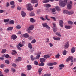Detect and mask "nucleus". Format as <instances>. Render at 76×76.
<instances>
[{"label":"nucleus","mask_w":76,"mask_h":76,"mask_svg":"<svg viewBox=\"0 0 76 76\" xmlns=\"http://www.w3.org/2000/svg\"><path fill=\"white\" fill-rule=\"evenodd\" d=\"M64 1H63V0H59V5L61 7H64L67 4V0H64Z\"/></svg>","instance_id":"nucleus-1"},{"label":"nucleus","mask_w":76,"mask_h":76,"mask_svg":"<svg viewBox=\"0 0 76 76\" xmlns=\"http://www.w3.org/2000/svg\"><path fill=\"white\" fill-rule=\"evenodd\" d=\"M42 25L43 27L46 28H47V29L49 30L50 29V27L48 26V25H47V23H42Z\"/></svg>","instance_id":"nucleus-2"},{"label":"nucleus","mask_w":76,"mask_h":76,"mask_svg":"<svg viewBox=\"0 0 76 76\" xmlns=\"http://www.w3.org/2000/svg\"><path fill=\"white\" fill-rule=\"evenodd\" d=\"M53 31L54 32H56V31H57V29L56 27V24L54 23H53Z\"/></svg>","instance_id":"nucleus-3"},{"label":"nucleus","mask_w":76,"mask_h":76,"mask_svg":"<svg viewBox=\"0 0 76 76\" xmlns=\"http://www.w3.org/2000/svg\"><path fill=\"white\" fill-rule=\"evenodd\" d=\"M69 46V42H67L64 45V47L65 48H67Z\"/></svg>","instance_id":"nucleus-4"},{"label":"nucleus","mask_w":76,"mask_h":76,"mask_svg":"<svg viewBox=\"0 0 76 76\" xmlns=\"http://www.w3.org/2000/svg\"><path fill=\"white\" fill-rule=\"evenodd\" d=\"M21 36L23 37L24 38H28L29 37V35L27 33H26L23 34H21Z\"/></svg>","instance_id":"nucleus-5"},{"label":"nucleus","mask_w":76,"mask_h":76,"mask_svg":"<svg viewBox=\"0 0 76 76\" xmlns=\"http://www.w3.org/2000/svg\"><path fill=\"white\" fill-rule=\"evenodd\" d=\"M17 38V36L13 34L12 35L11 37V39H13V40H15Z\"/></svg>","instance_id":"nucleus-6"},{"label":"nucleus","mask_w":76,"mask_h":76,"mask_svg":"<svg viewBox=\"0 0 76 76\" xmlns=\"http://www.w3.org/2000/svg\"><path fill=\"white\" fill-rule=\"evenodd\" d=\"M34 28V26L33 25H31L29 26L27 29L28 31H31V30H32Z\"/></svg>","instance_id":"nucleus-7"},{"label":"nucleus","mask_w":76,"mask_h":76,"mask_svg":"<svg viewBox=\"0 0 76 76\" xmlns=\"http://www.w3.org/2000/svg\"><path fill=\"white\" fill-rule=\"evenodd\" d=\"M59 69L60 70H62L63 69V67H64V65L63 64H60L59 65Z\"/></svg>","instance_id":"nucleus-8"},{"label":"nucleus","mask_w":76,"mask_h":76,"mask_svg":"<svg viewBox=\"0 0 76 76\" xmlns=\"http://www.w3.org/2000/svg\"><path fill=\"white\" fill-rule=\"evenodd\" d=\"M38 2V0H32L31 1V2L33 4L37 3Z\"/></svg>","instance_id":"nucleus-9"},{"label":"nucleus","mask_w":76,"mask_h":76,"mask_svg":"<svg viewBox=\"0 0 76 76\" xmlns=\"http://www.w3.org/2000/svg\"><path fill=\"white\" fill-rule=\"evenodd\" d=\"M59 24L61 27H63V21L62 20H59Z\"/></svg>","instance_id":"nucleus-10"},{"label":"nucleus","mask_w":76,"mask_h":76,"mask_svg":"<svg viewBox=\"0 0 76 76\" xmlns=\"http://www.w3.org/2000/svg\"><path fill=\"white\" fill-rule=\"evenodd\" d=\"M10 25H13L15 24V21L14 20H11L9 21Z\"/></svg>","instance_id":"nucleus-11"},{"label":"nucleus","mask_w":76,"mask_h":76,"mask_svg":"<svg viewBox=\"0 0 76 76\" xmlns=\"http://www.w3.org/2000/svg\"><path fill=\"white\" fill-rule=\"evenodd\" d=\"M21 15L23 18H24V17H25V16H26V13L23 11L21 12Z\"/></svg>","instance_id":"nucleus-12"},{"label":"nucleus","mask_w":76,"mask_h":76,"mask_svg":"<svg viewBox=\"0 0 76 76\" xmlns=\"http://www.w3.org/2000/svg\"><path fill=\"white\" fill-rule=\"evenodd\" d=\"M42 71V68H39L38 69V72L39 75H41V72Z\"/></svg>","instance_id":"nucleus-13"},{"label":"nucleus","mask_w":76,"mask_h":76,"mask_svg":"<svg viewBox=\"0 0 76 76\" xmlns=\"http://www.w3.org/2000/svg\"><path fill=\"white\" fill-rule=\"evenodd\" d=\"M27 67L28 70H31V69H32V66H31V65H28L27 66Z\"/></svg>","instance_id":"nucleus-14"},{"label":"nucleus","mask_w":76,"mask_h":76,"mask_svg":"<svg viewBox=\"0 0 76 76\" xmlns=\"http://www.w3.org/2000/svg\"><path fill=\"white\" fill-rule=\"evenodd\" d=\"M28 47L30 49H32V44L30 43H28Z\"/></svg>","instance_id":"nucleus-15"},{"label":"nucleus","mask_w":76,"mask_h":76,"mask_svg":"<svg viewBox=\"0 0 76 76\" xmlns=\"http://www.w3.org/2000/svg\"><path fill=\"white\" fill-rule=\"evenodd\" d=\"M9 21H10L9 19H4V23H7V22H9Z\"/></svg>","instance_id":"nucleus-16"},{"label":"nucleus","mask_w":76,"mask_h":76,"mask_svg":"<svg viewBox=\"0 0 76 76\" xmlns=\"http://www.w3.org/2000/svg\"><path fill=\"white\" fill-rule=\"evenodd\" d=\"M43 6H44V7H51V5L49 4H44L43 5Z\"/></svg>","instance_id":"nucleus-17"},{"label":"nucleus","mask_w":76,"mask_h":76,"mask_svg":"<svg viewBox=\"0 0 76 76\" xmlns=\"http://www.w3.org/2000/svg\"><path fill=\"white\" fill-rule=\"evenodd\" d=\"M30 21L32 23H34V22H35L36 20L34 18H31L30 19Z\"/></svg>","instance_id":"nucleus-18"},{"label":"nucleus","mask_w":76,"mask_h":76,"mask_svg":"<svg viewBox=\"0 0 76 76\" xmlns=\"http://www.w3.org/2000/svg\"><path fill=\"white\" fill-rule=\"evenodd\" d=\"M65 27L66 29H70V28H72V26H65Z\"/></svg>","instance_id":"nucleus-19"},{"label":"nucleus","mask_w":76,"mask_h":76,"mask_svg":"<svg viewBox=\"0 0 76 76\" xmlns=\"http://www.w3.org/2000/svg\"><path fill=\"white\" fill-rule=\"evenodd\" d=\"M33 9V7H32V6L31 7H28L27 8V10H29L30 11H31V10H32Z\"/></svg>","instance_id":"nucleus-20"},{"label":"nucleus","mask_w":76,"mask_h":76,"mask_svg":"<svg viewBox=\"0 0 76 76\" xmlns=\"http://www.w3.org/2000/svg\"><path fill=\"white\" fill-rule=\"evenodd\" d=\"M44 57L45 58H50V56L48 54L44 56Z\"/></svg>","instance_id":"nucleus-21"},{"label":"nucleus","mask_w":76,"mask_h":76,"mask_svg":"<svg viewBox=\"0 0 76 76\" xmlns=\"http://www.w3.org/2000/svg\"><path fill=\"white\" fill-rule=\"evenodd\" d=\"M40 62H45V58H40Z\"/></svg>","instance_id":"nucleus-22"},{"label":"nucleus","mask_w":76,"mask_h":76,"mask_svg":"<svg viewBox=\"0 0 76 76\" xmlns=\"http://www.w3.org/2000/svg\"><path fill=\"white\" fill-rule=\"evenodd\" d=\"M13 29V27H10L7 28V30L8 31H12Z\"/></svg>","instance_id":"nucleus-23"},{"label":"nucleus","mask_w":76,"mask_h":76,"mask_svg":"<svg viewBox=\"0 0 76 76\" xmlns=\"http://www.w3.org/2000/svg\"><path fill=\"white\" fill-rule=\"evenodd\" d=\"M67 8L68 9L70 10L72 9V5L70 4H68L67 5Z\"/></svg>","instance_id":"nucleus-24"},{"label":"nucleus","mask_w":76,"mask_h":76,"mask_svg":"<svg viewBox=\"0 0 76 76\" xmlns=\"http://www.w3.org/2000/svg\"><path fill=\"white\" fill-rule=\"evenodd\" d=\"M74 13V12L73 11H68V15H73Z\"/></svg>","instance_id":"nucleus-25"},{"label":"nucleus","mask_w":76,"mask_h":76,"mask_svg":"<svg viewBox=\"0 0 76 76\" xmlns=\"http://www.w3.org/2000/svg\"><path fill=\"white\" fill-rule=\"evenodd\" d=\"M9 55L8 54H7V55H2V57H5V58H9Z\"/></svg>","instance_id":"nucleus-26"},{"label":"nucleus","mask_w":76,"mask_h":76,"mask_svg":"<svg viewBox=\"0 0 76 76\" xmlns=\"http://www.w3.org/2000/svg\"><path fill=\"white\" fill-rule=\"evenodd\" d=\"M71 52L72 53H74L75 52V48H72L71 50Z\"/></svg>","instance_id":"nucleus-27"},{"label":"nucleus","mask_w":76,"mask_h":76,"mask_svg":"<svg viewBox=\"0 0 76 76\" xmlns=\"http://www.w3.org/2000/svg\"><path fill=\"white\" fill-rule=\"evenodd\" d=\"M53 39L54 40H56V41H59L60 39V38L59 37H58L57 38H56L53 37Z\"/></svg>","instance_id":"nucleus-28"},{"label":"nucleus","mask_w":76,"mask_h":76,"mask_svg":"<svg viewBox=\"0 0 76 76\" xmlns=\"http://www.w3.org/2000/svg\"><path fill=\"white\" fill-rule=\"evenodd\" d=\"M29 14L30 16H35V13H34V12H32L29 13Z\"/></svg>","instance_id":"nucleus-29"},{"label":"nucleus","mask_w":76,"mask_h":76,"mask_svg":"<svg viewBox=\"0 0 76 76\" xmlns=\"http://www.w3.org/2000/svg\"><path fill=\"white\" fill-rule=\"evenodd\" d=\"M50 1L49 0H44L42 1L43 3H48Z\"/></svg>","instance_id":"nucleus-30"},{"label":"nucleus","mask_w":76,"mask_h":76,"mask_svg":"<svg viewBox=\"0 0 76 76\" xmlns=\"http://www.w3.org/2000/svg\"><path fill=\"white\" fill-rule=\"evenodd\" d=\"M55 8L56 10H57L58 12H59L60 11V10H61L60 8V7H59L58 6H57V7H56Z\"/></svg>","instance_id":"nucleus-31"},{"label":"nucleus","mask_w":76,"mask_h":76,"mask_svg":"<svg viewBox=\"0 0 76 76\" xmlns=\"http://www.w3.org/2000/svg\"><path fill=\"white\" fill-rule=\"evenodd\" d=\"M31 6H32V5L30 3L26 5V7H27V8L29 7H31Z\"/></svg>","instance_id":"nucleus-32"},{"label":"nucleus","mask_w":76,"mask_h":76,"mask_svg":"<svg viewBox=\"0 0 76 76\" xmlns=\"http://www.w3.org/2000/svg\"><path fill=\"white\" fill-rule=\"evenodd\" d=\"M15 28L17 29H19L21 28V26L20 25H17L15 27Z\"/></svg>","instance_id":"nucleus-33"},{"label":"nucleus","mask_w":76,"mask_h":76,"mask_svg":"<svg viewBox=\"0 0 76 76\" xmlns=\"http://www.w3.org/2000/svg\"><path fill=\"white\" fill-rule=\"evenodd\" d=\"M7 51L6 49H3L2 50V51L1 52V53H5Z\"/></svg>","instance_id":"nucleus-34"},{"label":"nucleus","mask_w":76,"mask_h":76,"mask_svg":"<svg viewBox=\"0 0 76 76\" xmlns=\"http://www.w3.org/2000/svg\"><path fill=\"white\" fill-rule=\"evenodd\" d=\"M22 60V58L20 57H19L18 58L16 59V61H21V60Z\"/></svg>","instance_id":"nucleus-35"},{"label":"nucleus","mask_w":76,"mask_h":76,"mask_svg":"<svg viewBox=\"0 0 76 76\" xmlns=\"http://www.w3.org/2000/svg\"><path fill=\"white\" fill-rule=\"evenodd\" d=\"M63 12L64 13H65V14H68L69 11L67 10H64Z\"/></svg>","instance_id":"nucleus-36"},{"label":"nucleus","mask_w":76,"mask_h":76,"mask_svg":"<svg viewBox=\"0 0 76 76\" xmlns=\"http://www.w3.org/2000/svg\"><path fill=\"white\" fill-rule=\"evenodd\" d=\"M68 23L69 24V25H73V22L71 21H68Z\"/></svg>","instance_id":"nucleus-37"},{"label":"nucleus","mask_w":76,"mask_h":76,"mask_svg":"<svg viewBox=\"0 0 76 76\" xmlns=\"http://www.w3.org/2000/svg\"><path fill=\"white\" fill-rule=\"evenodd\" d=\"M34 64H35V65H36L37 66H38L39 65V64H38V61H34Z\"/></svg>","instance_id":"nucleus-38"},{"label":"nucleus","mask_w":76,"mask_h":76,"mask_svg":"<svg viewBox=\"0 0 76 76\" xmlns=\"http://www.w3.org/2000/svg\"><path fill=\"white\" fill-rule=\"evenodd\" d=\"M44 63L41 62V63L39 64V66H44Z\"/></svg>","instance_id":"nucleus-39"},{"label":"nucleus","mask_w":76,"mask_h":76,"mask_svg":"<svg viewBox=\"0 0 76 76\" xmlns=\"http://www.w3.org/2000/svg\"><path fill=\"white\" fill-rule=\"evenodd\" d=\"M36 42V40L34 39H33L31 42V44H35Z\"/></svg>","instance_id":"nucleus-40"},{"label":"nucleus","mask_w":76,"mask_h":76,"mask_svg":"<svg viewBox=\"0 0 76 76\" xmlns=\"http://www.w3.org/2000/svg\"><path fill=\"white\" fill-rule=\"evenodd\" d=\"M45 18L47 20H48V21H50V19L48 18V15H45Z\"/></svg>","instance_id":"nucleus-41"},{"label":"nucleus","mask_w":76,"mask_h":76,"mask_svg":"<svg viewBox=\"0 0 76 76\" xmlns=\"http://www.w3.org/2000/svg\"><path fill=\"white\" fill-rule=\"evenodd\" d=\"M60 55L58 54L55 56V57L56 58H58L60 57Z\"/></svg>","instance_id":"nucleus-42"},{"label":"nucleus","mask_w":76,"mask_h":76,"mask_svg":"<svg viewBox=\"0 0 76 76\" xmlns=\"http://www.w3.org/2000/svg\"><path fill=\"white\" fill-rule=\"evenodd\" d=\"M16 47L17 48H18V49L20 51H21L22 50V49L20 47H19V46L17 45Z\"/></svg>","instance_id":"nucleus-43"},{"label":"nucleus","mask_w":76,"mask_h":76,"mask_svg":"<svg viewBox=\"0 0 76 76\" xmlns=\"http://www.w3.org/2000/svg\"><path fill=\"white\" fill-rule=\"evenodd\" d=\"M10 4L11 5H14L15 4V2L13 1H12L10 2Z\"/></svg>","instance_id":"nucleus-44"},{"label":"nucleus","mask_w":76,"mask_h":76,"mask_svg":"<svg viewBox=\"0 0 76 76\" xmlns=\"http://www.w3.org/2000/svg\"><path fill=\"white\" fill-rule=\"evenodd\" d=\"M9 69H7L4 70V72L5 73H7V72H9Z\"/></svg>","instance_id":"nucleus-45"},{"label":"nucleus","mask_w":76,"mask_h":76,"mask_svg":"<svg viewBox=\"0 0 76 76\" xmlns=\"http://www.w3.org/2000/svg\"><path fill=\"white\" fill-rule=\"evenodd\" d=\"M11 71L13 72V73H14L16 72V70L15 69H14V68H11Z\"/></svg>","instance_id":"nucleus-46"},{"label":"nucleus","mask_w":76,"mask_h":76,"mask_svg":"<svg viewBox=\"0 0 76 76\" xmlns=\"http://www.w3.org/2000/svg\"><path fill=\"white\" fill-rule=\"evenodd\" d=\"M39 57H40V55H37L36 56V58H35V60L36 59H39Z\"/></svg>","instance_id":"nucleus-47"},{"label":"nucleus","mask_w":76,"mask_h":76,"mask_svg":"<svg viewBox=\"0 0 76 76\" xmlns=\"http://www.w3.org/2000/svg\"><path fill=\"white\" fill-rule=\"evenodd\" d=\"M47 65L49 66H53V63H50L47 64Z\"/></svg>","instance_id":"nucleus-48"},{"label":"nucleus","mask_w":76,"mask_h":76,"mask_svg":"<svg viewBox=\"0 0 76 76\" xmlns=\"http://www.w3.org/2000/svg\"><path fill=\"white\" fill-rule=\"evenodd\" d=\"M30 58H31V60L32 61H33V60H34V59H35V58H33V55H31Z\"/></svg>","instance_id":"nucleus-49"},{"label":"nucleus","mask_w":76,"mask_h":76,"mask_svg":"<svg viewBox=\"0 0 76 76\" xmlns=\"http://www.w3.org/2000/svg\"><path fill=\"white\" fill-rule=\"evenodd\" d=\"M19 46H20V47H23V46H24V45L23 44H21L20 43H19L18 44Z\"/></svg>","instance_id":"nucleus-50"},{"label":"nucleus","mask_w":76,"mask_h":76,"mask_svg":"<svg viewBox=\"0 0 76 76\" xmlns=\"http://www.w3.org/2000/svg\"><path fill=\"white\" fill-rule=\"evenodd\" d=\"M67 53V51L66 50H64L63 53V54L64 55V56L66 55V53Z\"/></svg>","instance_id":"nucleus-51"},{"label":"nucleus","mask_w":76,"mask_h":76,"mask_svg":"<svg viewBox=\"0 0 76 76\" xmlns=\"http://www.w3.org/2000/svg\"><path fill=\"white\" fill-rule=\"evenodd\" d=\"M56 35H57L58 36H59V37H61V35L60 34V33H56Z\"/></svg>","instance_id":"nucleus-52"},{"label":"nucleus","mask_w":76,"mask_h":76,"mask_svg":"<svg viewBox=\"0 0 76 76\" xmlns=\"http://www.w3.org/2000/svg\"><path fill=\"white\" fill-rule=\"evenodd\" d=\"M50 18L52 19H53L54 20V21H56V18H55V17H50Z\"/></svg>","instance_id":"nucleus-53"},{"label":"nucleus","mask_w":76,"mask_h":76,"mask_svg":"<svg viewBox=\"0 0 76 76\" xmlns=\"http://www.w3.org/2000/svg\"><path fill=\"white\" fill-rule=\"evenodd\" d=\"M5 62L7 64H9V63H10V62H9V61L8 60H5Z\"/></svg>","instance_id":"nucleus-54"},{"label":"nucleus","mask_w":76,"mask_h":76,"mask_svg":"<svg viewBox=\"0 0 76 76\" xmlns=\"http://www.w3.org/2000/svg\"><path fill=\"white\" fill-rule=\"evenodd\" d=\"M40 19L42 20H46V19L42 17H40Z\"/></svg>","instance_id":"nucleus-55"},{"label":"nucleus","mask_w":76,"mask_h":76,"mask_svg":"<svg viewBox=\"0 0 76 76\" xmlns=\"http://www.w3.org/2000/svg\"><path fill=\"white\" fill-rule=\"evenodd\" d=\"M51 10H52V12H56V9L55 8L51 9Z\"/></svg>","instance_id":"nucleus-56"},{"label":"nucleus","mask_w":76,"mask_h":76,"mask_svg":"<svg viewBox=\"0 0 76 76\" xmlns=\"http://www.w3.org/2000/svg\"><path fill=\"white\" fill-rule=\"evenodd\" d=\"M69 59V60H73V57L72 56H69L68 57Z\"/></svg>","instance_id":"nucleus-57"},{"label":"nucleus","mask_w":76,"mask_h":76,"mask_svg":"<svg viewBox=\"0 0 76 76\" xmlns=\"http://www.w3.org/2000/svg\"><path fill=\"white\" fill-rule=\"evenodd\" d=\"M26 76V74L23 73H22L21 75V76Z\"/></svg>","instance_id":"nucleus-58"},{"label":"nucleus","mask_w":76,"mask_h":76,"mask_svg":"<svg viewBox=\"0 0 76 76\" xmlns=\"http://www.w3.org/2000/svg\"><path fill=\"white\" fill-rule=\"evenodd\" d=\"M21 7H18L17 8V10H21Z\"/></svg>","instance_id":"nucleus-59"},{"label":"nucleus","mask_w":76,"mask_h":76,"mask_svg":"<svg viewBox=\"0 0 76 76\" xmlns=\"http://www.w3.org/2000/svg\"><path fill=\"white\" fill-rule=\"evenodd\" d=\"M12 66L13 67H16V64H13L12 65Z\"/></svg>","instance_id":"nucleus-60"},{"label":"nucleus","mask_w":76,"mask_h":76,"mask_svg":"<svg viewBox=\"0 0 76 76\" xmlns=\"http://www.w3.org/2000/svg\"><path fill=\"white\" fill-rule=\"evenodd\" d=\"M49 45H50V47H51L53 46V45L51 43H50L49 44Z\"/></svg>","instance_id":"nucleus-61"},{"label":"nucleus","mask_w":76,"mask_h":76,"mask_svg":"<svg viewBox=\"0 0 76 76\" xmlns=\"http://www.w3.org/2000/svg\"><path fill=\"white\" fill-rule=\"evenodd\" d=\"M1 68H3L4 67V64H1L0 66Z\"/></svg>","instance_id":"nucleus-62"},{"label":"nucleus","mask_w":76,"mask_h":76,"mask_svg":"<svg viewBox=\"0 0 76 76\" xmlns=\"http://www.w3.org/2000/svg\"><path fill=\"white\" fill-rule=\"evenodd\" d=\"M38 6V3L34 5V7H37Z\"/></svg>","instance_id":"nucleus-63"},{"label":"nucleus","mask_w":76,"mask_h":76,"mask_svg":"<svg viewBox=\"0 0 76 76\" xmlns=\"http://www.w3.org/2000/svg\"><path fill=\"white\" fill-rule=\"evenodd\" d=\"M28 39H30V40H32V37H30L28 38Z\"/></svg>","instance_id":"nucleus-64"}]
</instances>
